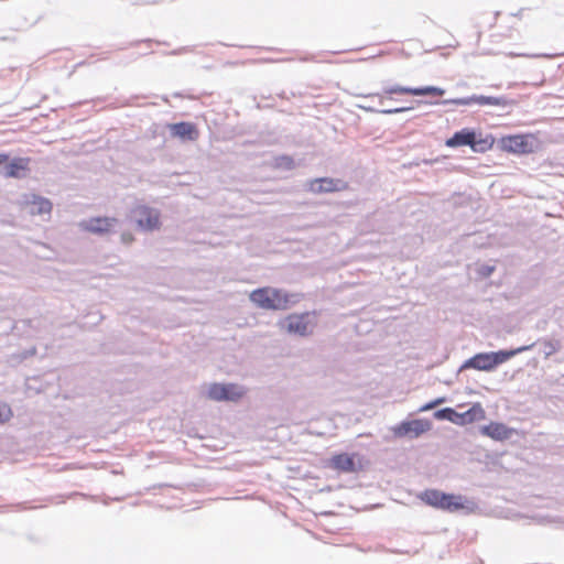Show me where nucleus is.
<instances>
[{
	"instance_id": "obj_1",
	"label": "nucleus",
	"mask_w": 564,
	"mask_h": 564,
	"mask_svg": "<svg viewBox=\"0 0 564 564\" xmlns=\"http://www.w3.org/2000/svg\"><path fill=\"white\" fill-rule=\"evenodd\" d=\"M426 505L449 512L465 510L471 513L477 508L476 503L462 495L445 494L436 489H429L419 495Z\"/></svg>"
},
{
	"instance_id": "obj_2",
	"label": "nucleus",
	"mask_w": 564,
	"mask_h": 564,
	"mask_svg": "<svg viewBox=\"0 0 564 564\" xmlns=\"http://www.w3.org/2000/svg\"><path fill=\"white\" fill-rule=\"evenodd\" d=\"M534 344L521 346L510 350H499L490 352H479L467 359L462 366L460 371L464 369H476L480 371H492L497 366L508 361L512 357L532 349Z\"/></svg>"
},
{
	"instance_id": "obj_3",
	"label": "nucleus",
	"mask_w": 564,
	"mask_h": 564,
	"mask_svg": "<svg viewBox=\"0 0 564 564\" xmlns=\"http://www.w3.org/2000/svg\"><path fill=\"white\" fill-rule=\"evenodd\" d=\"M250 301L263 310L283 311L299 302V295L279 289L262 288L250 293Z\"/></svg>"
},
{
	"instance_id": "obj_4",
	"label": "nucleus",
	"mask_w": 564,
	"mask_h": 564,
	"mask_svg": "<svg viewBox=\"0 0 564 564\" xmlns=\"http://www.w3.org/2000/svg\"><path fill=\"white\" fill-rule=\"evenodd\" d=\"M449 148L469 145L474 152H485L494 144L490 137L482 138L480 133H476L469 129H463L453 134L445 143Z\"/></svg>"
},
{
	"instance_id": "obj_5",
	"label": "nucleus",
	"mask_w": 564,
	"mask_h": 564,
	"mask_svg": "<svg viewBox=\"0 0 564 564\" xmlns=\"http://www.w3.org/2000/svg\"><path fill=\"white\" fill-rule=\"evenodd\" d=\"M444 89L436 87V86H425L420 88H412V87H405L400 85H392L387 86L383 88L382 93H371V94H357L356 97L361 99H369V98H379L380 104L383 102L384 96H390L394 94H409L414 96H425V95H436V96H443Z\"/></svg>"
},
{
	"instance_id": "obj_6",
	"label": "nucleus",
	"mask_w": 564,
	"mask_h": 564,
	"mask_svg": "<svg viewBox=\"0 0 564 564\" xmlns=\"http://www.w3.org/2000/svg\"><path fill=\"white\" fill-rule=\"evenodd\" d=\"M246 394L242 386L236 383H212L207 388L208 399L217 402H237Z\"/></svg>"
},
{
	"instance_id": "obj_7",
	"label": "nucleus",
	"mask_w": 564,
	"mask_h": 564,
	"mask_svg": "<svg viewBox=\"0 0 564 564\" xmlns=\"http://www.w3.org/2000/svg\"><path fill=\"white\" fill-rule=\"evenodd\" d=\"M131 217L141 230L153 231L161 227L160 212L147 205L135 206L131 210Z\"/></svg>"
},
{
	"instance_id": "obj_8",
	"label": "nucleus",
	"mask_w": 564,
	"mask_h": 564,
	"mask_svg": "<svg viewBox=\"0 0 564 564\" xmlns=\"http://www.w3.org/2000/svg\"><path fill=\"white\" fill-rule=\"evenodd\" d=\"M283 328L289 334L307 336L313 332V322L310 313L292 314L282 322Z\"/></svg>"
},
{
	"instance_id": "obj_9",
	"label": "nucleus",
	"mask_w": 564,
	"mask_h": 564,
	"mask_svg": "<svg viewBox=\"0 0 564 564\" xmlns=\"http://www.w3.org/2000/svg\"><path fill=\"white\" fill-rule=\"evenodd\" d=\"M443 104H453L457 106H468L471 104H478L480 106H499V107H507L512 105V100L508 99L505 96L500 97H489V96H482V95H473L469 97L464 98H455L449 100H444Z\"/></svg>"
},
{
	"instance_id": "obj_10",
	"label": "nucleus",
	"mask_w": 564,
	"mask_h": 564,
	"mask_svg": "<svg viewBox=\"0 0 564 564\" xmlns=\"http://www.w3.org/2000/svg\"><path fill=\"white\" fill-rule=\"evenodd\" d=\"M431 429V423L425 420L403 421L399 425L392 427L395 437L410 436L411 438L419 437Z\"/></svg>"
},
{
	"instance_id": "obj_11",
	"label": "nucleus",
	"mask_w": 564,
	"mask_h": 564,
	"mask_svg": "<svg viewBox=\"0 0 564 564\" xmlns=\"http://www.w3.org/2000/svg\"><path fill=\"white\" fill-rule=\"evenodd\" d=\"M30 159L28 158H14L12 160L7 161L0 167V176L4 178H22L25 176L26 171L29 170Z\"/></svg>"
},
{
	"instance_id": "obj_12",
	"label": "nucleus",
	"mask_w": 564,
	"mask_h": 564,
	"mask_svg": "<svg viewBox=\"0 0 564 564\" xmlns=\"http://www.w3.org/2000/svg\"><path fill=\"white\" fill-rule=\"evenodd\" d=\"M119 221L117 218L98 217L91 218L85 223V229L94 234H109L116 230Z\"/></svg>"
},
{
	"instance_id": "obj_13",
	"label": "nucleus",
	"mask_w": 564,
	"mask_h": 564,
	"mask_svg": "<svg viewBox=\"0 0 564 564\" xmlns=\"http://www.w3.org/2000/svg\"><path fill=\"white\" fill-rule=\"evenodd\" d=\"M343 187V181L328 177L316 178L308 183V191L314 194L332 193L340 191Z\"/></svg>"
},
{
	"instance_id": "obj_14",
	"label": "nucleus",
	"mask_w": 564,
	"mask_h": 564,
	"mask_svg": "<svg viewBox=\"0 0 564 564\" xmlns=\"http://www.w3.org/2000/svg\"><path fill=\"white\" fill-rule=\"evenodd\" d=\"M171 134L182 141H194L198 138L196 127L191 122H177L170 124Z\"/></svg>"
},
{
	"instance_id": "obj_15",
	"label": "nucleus",
	"mask_w": 564,
	"mask_h": 564,
	"mask_svg": "<svg viewBox=\"0 0 564 564\" xmlns=\"http://www.w3.org/2000/svg\"><path fill=\"white\" fill-rule=\"evenodd\" d=\"M503 148L513 153H528L532 151V144L525 135H511L505 139Z\"/></svg>"
},
{
	"instance_id": "obj_16",
	"label": "nucleus",
	"mask_w": 564,
	"mask_h": 564,
	"mask_svg": "<svg viewBox=\"0 0 564 564\" xmlns=\"http://www.w3.org/2000/svg\"><path fill=\"white\" fill-rule=\"evenodd\" d=\"M481 433L495 441H503L511 436L512 430L502 423L491 422L481 427Z\"/></svg>"
},
{
	"instance_id": "obj_17",
	"label": "nucleus",
	"mask_w": 564,
	"mask_h": 564,
	"mask_svg": "<svg viewBox=\"0 0 564 564\" xmlns=\"http://www.w3.org/2000/svg\"><path fill=\"white\" fill-rule=\"evenodd\" d=\"M28 208L31 215H47L52 210V203L47 198L34 195Z\"/></svg>"
},
{
	"instance_id": "obj_18",
	"label": "nucleus",
	"mask_w": 564,
	"mask_h": 564,
	"mask_svg": "<svg viewBox=\"0 0 564 564\" xmlns=\"http://www.w3.org/2000/svg\"><path fill=\"white\" fill-rule=\"evenodd\" d=\"M459 415H463L459 417V424L479 421L485 419V410L479 403H476L466 412L459 413Z\"/></svg>"
},
{
	"instance_id": "obj_19",
	"label": "nucleus",
	"mask_w": 564,
	"mask_h": 564,
	"mask_svg": "<svg viewBox=\"0 0 564 564\" xmlns=\"http://www.w3.org/2000/svg\"><path fill=\"white\" fill-rule=\"evenodd\" d=\"M333 466L341 471H352L355 469L354 459L347 454H339L333 457Z\"/></svg>"
},
{
	"instance_id": "obj_20",
	"label": "nucleus",
	"mask_w": 564,
	"mask_h": 564,
	"mask_svg": "<svg viewBox=\"0 0 564 564\" xmlns=\"http://www.w3.org/2000/svg\"><path fill=\"white\" fill-rule=\"evenodd\" d=\"M462 415H459V413H457L456 411H454L452 408H445V409H442V410H437L435 413H434V417L437 419V420H447V421H451L455 424H459V417Z\"/></svg>"
},
{
	"instance_id": "obj_21",
	"label": "nucleus",
	"mask_w": 564,
	"mask_h": 564,
	"mask_svg": "<svg viewBox=\"0 0 564 564\" xmlns=\"http://www.w3.org/2000/svg\"><path fill=\"white\" fill-rule=\"evenodd\" d=\"M541 348L544 357L549 358L560 349V343L557 340H543Z\"/></svg>"
},
{
	"instance_id": "obj_22",
	"label": "nucleus",
	"mask_w": 564,
	"mask_h": 564,
	"mask_svg": "<svg viewBox=\"0 0 564 564\" xmlns=\"http://www.w3.org/2000/svg\"><path fill=\"white\" fill-rule=\"evenodd\" d=\"M411 109H412V107H400V108H392V109H382V110H379V112L384 113V115H392V113H400V112L409 111Z\"/></svg>"
},
{
	"instance_id": "obj_23",
	"label": "nucleus",
	"mask_w": 564,
	"mask_h": 564,
	"mask_svg": "<svg viewBox=\"0 0 564 564\" xmlns=\"http://www.w3.org/2000/svg\"><path fill=\"white\" fill-rule=\"evenodd\" d=\"M494 271V267L490 265H481L479 269V273L484 276H489Z\"/></svg>"
},
{
	"instance_id": "obj_24",
	"label": "nucleus",
	"mask_w": 564,
	"mask_h": 564,
	"mask_svg": "<svg viewBox=\"0 0 564 564\" xmlns=\"http://www.w3.org/2000/svg\"><path fill=\"white\" fill-rule=\"evenodd\" d=\"M357 107L362 109V110H365V111H368V112H379L378 109H376L375 107L369 106L368 102L358 104Z\"/></svg>"
},
{
	"instance_id": "obj_25",
	"label": "nucleus",
	"mask_w": 564,
	"mask_h": 564,
	"mask_svg": "<svg viewBox=\"0 0 564 564\" xmlns=\"http://www.w3.org/2000/svg\"><path fill=\"white\" fill-rule=\"evenodd\" d=\"M121 241L126 245H129L133 241V236L130 232H122Z\"/></svg>"
},
{
	"instance_id": "obj_26",
	"label": "nucleus",
	"mask_w": 564,
	"mask_h": 564,
	"mask_svg": "<svg viewBox=\"0 0 564 564\" xmlns=\"http://www.w3.org/2000/svg\"><path fill=\"white\" fill-rule=\"evenodd\" d=\"M280 165H284V166L290 169L293 165V160L291 158H289V156H282Z\"/></svg>"
},
{
	"instance_id": "obj_27",
	"label": "nucleus",
	"mask_w": 564,
	"mask_h": 564,
	"mask_svg": "<svg viewBox=\"0 0 564 564\" xmlns=\"http://www.w3.org/2000/svg\"><path fill=\"white\" fill-rule=\"evenodd\" d=\"M11 416V411L7 410V413L4 414L2 410L0 409V423L7 422Z\"/></svg>"
},
{
	"instance_id": "obj_28",
	"label": "nucleus",
	"mask_w": 564,
	"mask_h": 564,
	"mask_svg": "<svg viewBox=\"0 0 564 564\" xmlns=\"http://www.w3.org/2000/svg\"><path fill=\"white\" fill-rule=\"evenodd\" d=\"M510 56L540 57L539 54L510 53Z\"/></svg>"
},
{
	"instance_id": "obj_29",
	"label": "nucleus",
	"mask_w": 564,
	"mask_h": 564,
	"mask_svg": "<svg viewBox=\"0 0 564 564\" xmlns=\"http://www.w3.org/2000/svg\"><path fill=\"white\" fill-rule=\"evenodd\" d=\"M433 408H435V405L433 404V402H430V403H426L425 405L421 406L420 411L424 412V411H429Z\"/></svg>"
},
{
	"instance_id": "obj_30",
	"label": "nucleus",
	"mask_w": 564,
	"mask_h": 564,
	"mask_svg": "<svg viewBox=\"0 0 564 564\" xmlns=\"http://www.w3.org/2000/svg\"><path fill=\"white\" fill-rule=\"evenodd\" d=\"M8 159H9V155H8V154L0 153V167H2V165H3L4 163H7Z\"/></svg>"
},
{
	"instance_id": "obj_31",
	"label": "nucleus",
	"mask_w": 564,
	"mask_h": 564,
	"mask_svg": "<svg viewBox=\"0 0 564 564\" xmlns=\"http://www.w3.org/2000/svg\"><path fill=\"white\" fill-rule=\"evenodd\" d=\"M432 402H433V404L436 406V405H438V404H441V403H444V402H445V399H444V398H438V399H436V400H434V401H432Z\"/></svg>"
},
{
	"instance_id": "obj_32",
	"label": "nucleus",
	"mask_w": 564,
	"mask_h": 564,
	"mask_svg": "<svg viewBox=\"0 0 564 564\" xmlns=\"http://www.w3.org/2000/svg\"><path fill=\"white\" fill-rule=\"evenodd\" d=\"M2 410H8V409H6V406H2ZM2 412H3L4 414L7 413V411H2Z\"/></svg>"
}]
</instances>
